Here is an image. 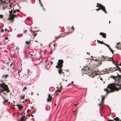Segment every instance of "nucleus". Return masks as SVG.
<instances>
[{
  "mask_svg": "<svg viewBox=\"0 0 121 121\" xmlns=\"http://www.w3.org/2000/svg\"><path fill=\"white\" fill-rule=\"evenodd\" d=\"M97 42L98 43H100L101 44V41H100L99 40H97Z\"/></svg>",
  "mask_w": 121,
  "mask_h": 121,
  "instance_id": "c85d7f7f",
  "label": "nucleus"
},
{
  "mask_svg": "<svg viewBox=\"0 0 121 121\" xmlns=\"http://www.w3.org/2000/svg\"><path fill=\"white\" fill-rule=\"evenodd\" d=\"M96 63L98 65H100V64H102V62L100 60H98L96 61Z\"/></svg>",
  "mask_w": 121,
  "mask_h": 121,
  "instance_id": "ddd939ff",
  "label": "nucleus"
},
{
  "mask_svg": "<svg viewBox=\"0 0 121 121\" xmlns=\"http://www.w3.org/2000/svg\"><path fill=\"white\" fill-rule=\"evenodd\" d=\"M119 121H121V120H120Z\"/></svg>",
  "mask_w": 121,
  "mask_h": 121,
  "instance_id": "774afa93",
  "label": "nucleus"
},
{
  "mask_svg": "<svg viewBox=\"0 0 121 121\" xmlns=\"http://www.w3.org/2000/svg\"><path fill=\"white\" fill-rule=\"evenodd\" d=\"M117 70H118V69H117V68L116 67H113V72L114 71Z\"/></svg>",
  "mask_w": 121,
  "mask_h": 121,
  "instance_id": "6ab92c4d",
  "label": "nucleus"
},
{
  "mask_svg": "<svg viewBox=\"0 0 121 121\" xmlns=\"http://www.w3.org/2000/svg\"><path fill=\"white\" fill-rule=\"evenodd\" d=\"M24 89H26V87H24Z\"/></svg>",
  "mask_w": 121,
  "mask_h": 121,
  "instance_id": "8fccbe9b",
  "label": "nucleus"
},
{
  "mask_svg": "<svg viewBox=\"0 0 121 121\" xmlns=\"http://www.w3.org/2000/svg\"><path fill=\"white\" fill-rule=\"evenodd\" d=\"M120 66H121V64H120Z\"/></svg>",
  "mask_w": 121,
  "mask_h": 121,
  "instance_id": "0e129e2a",
  "label": "nucleus"
},
{
  "mask_svg": "<svg viewBox=\"0 0 121 121\" xmlns=\"http://www.w3.org/2000/svg\"><path fill=\"white\" fill-rule=\"evenodd\" d=\"M25 94L22 95L21 96L20 99H24L25 98Z\"/></svg>",
  "mask_w": 121,
  "mask_h": 121,
  "instance_id": "a211bd4d",
  "label": "nucleus"
},
{
  "mask_svg": "<svg viewBox=\"0 0 121 121\" xmlns=\"http://www.w3.org/2000/svg\"><path fill=\"white\" fill-rule=\"evenodd\" d=\"M49 48H50L51 46H50V45H49Z\"/></svg>",
  "mask_w": 121,
  "mask_h": 121,
  "instance_id": "3c124183",
  "label": "nucleus"
},
{
  "mask_svg": "<svg viewBox=\"0 0 121 121\" xmlns=\"http://www.w3.org/2000/svg\"><path fill=\"white\" fill-rule=\"evenodd\" d=\"M27 30L26 29H24V33H26L27 32Z\"/></svg>",
  "mask_w": 121,
  "mask_h": 121,
  "instance_id": "cd10ccee",
  "label": "nucleus"
},
{
  "mask_svg": "<svg viewBox=\"0 0 121 121\" xmlns=\"http://www.w3.org/2000/svg\"><path fill=\"white\" fill-rule=\"evenodd\" d=\"M3 17V16L2 15H0V18L2 19Z\"/></svg>",
  "mask_w": 121,
  "mask_h": 121,
  "instance_id": "c756f323",
  "label": "nucleus"
},
{
  "mask_svg": "<svg viewBox=\"0 0 121 121\" xmlns=\"http://www.w3.org/2000/svg\"><path fill=\"white\" fill-rule=\"evenodd\" d=\"M109 49L110 50V51L112 52L113 54L114 51L110 47Z\"/></svg>",
  "mask_w": 121,
  "mask_h": 121,
  "instance_id": "b1692460",
  "label": "nucleus"
},
{
  "mask_svg": "<svg viewBox=\"0 0 121 121\" xmlns=\"http://www.w3.org/2000/svg\"><path fill=\"white\" fill-rule=\"evenodd\" d=\"M52 63H52V62L51 61L50 62V64H51V65H52Z\"/></svg>",
  "mask_w": 121,
  "mask_h": 121,
  "instance_id": "a18cd8bd",
  "label": "nucleus"
},
{
  "mask_svg": "<svg viewBox=\"0 0 121 121\" xmlns=\"http://www.w3.org/2000/svg\"><path fill=\"white\" fill-rule=\"evenodd\" d=\"M63 61L62 60H59L58 62L57 63V65L56 66V67L57 68H59L58 70L59 73L61 74L62 71V68L63 66Z\"/></svg>",
  "mask_w": 121,
  "mask_h": 121,
  "instance_id": "20e7f679",
  "label": "nucleus"
},
{
  "mask_svg": "<svg viewBox=\"0 0 121 121\" xmlns=\"http://www.w3.org/2000/svg\"><path fill=\"white\" fill-rule=\"evenodd\" d=\"M108 121H114L113 120H108Z\"/></svg>",
  "mask_w": 121,
  "mask_h": 121,
  "instance_id": "58836bf2",
  "label": "nucleus"
},
{
  "mask_svg": "<svg viewBox=\"0 0 121 121\" xmlns=\"http://www.w3.org/2000/svg\"><path fill=\"white\" fill-rule=\"evenodd\" d=\"M110 22H111L110 21H109V23H110Z\"/></svg>",
  "mask_w": 121,
  "mask_h": 121,
  "instance_id": "bf43d9fd",
  "label": "nucleus"
},
{
  "mask_svg": "<svg viewBox=\"0 0 121 121\" xmlns=\"http://www.w3.org/2000/svg\"><path fill=\"white\" fill-rule=\"evenodd\" d=\"M11 4H10L9 5V6L11 7Z\"/></svg>",
  "mask_w": 121,
  "mask_h": 121,
  "instance_id": "e2e57ef3",
  "label": "nucleus"
},
{
  "mask_svg": "<svg viewBox=\"0 0 121 121\" xmlns=\"http://www.w3.org/2000/svg\"><path fill=\"white\" fill-rule=\"evenodd\" d=\"M83 68L84 70L85 71L84 72V73H87V72H89V71H90L91 70L89 69V68L87 66L86 67H84Z\"/></svg>",
  "mask_w": 121,
  "mask_h": 121,
  "instance_id": "423d86ee",
  "label": "nucleus"
},
{
  "mask_svg": "<svg viewBox=\"0 0 121 121\" xmlns=\"http://www.w3.org/2000/svg\"><path fill=\"white\" fill-rule=\"evenodd\" d=\"M30 116H32V117H33V116H33L32 115V114H31Z\"/></svg>",
  "mask_w": 121,
  "mask_h": 121,
  "instance_id": "6e6d98bb",
  "label": "nucleus"
},
{
  "mask_svg": "<svg viewBox=\"0 0 121 121\" xmlns=\"http://www.w3.org/2000/svg\"><path fill=\"white\" fill-rule=\"evenodd\" d=\"M28 99H25V102H26L27 101Z\"/></svg>",
  "mask_w": 121,
  "mask_h": 121,
  "instance_id": "79ce46f5",
  "label": "nucleus"
},
{
  "mask_svg": "<svg viewBox=\"0 0 121 121\" xmlns=\"http://www.w3.org/2000/svg\"><path fill=\"white\" fill-rule=\"evenodd\" d=\"M8 39V38H5V39Z\"/></svg>",
  "mask_w": 121,
  "mask_h": 121,
  "instance_id": "052dcab7",
  "label": "nucleus"
},
{
  "mask_svg": "<svg viewBox=\"0 0 121 121\" xmlns=\"http://www.w3.org/2000/svg\"><path fill=\"white\" fill-rule=\"evenodd\" d=\"M105 44V45L108 48H109L110 47L109 45H108L105 43V44Z\"/></svg>",
  "mask_w": 121,
  "mask_h": 121,
  "instance_id": "7c9ffc66",
  "label": "nucleus"
},
{
  "mask_svg": "<svg viewBox=\"0 0 121 121\" xmlns=\"http://www.w3.org/2000/svg\"><path fill=\"white\" fill-rule=\"evenodd\" d=\"M0 86L1 87L0 93H3V91H6L7 93L9 92V90L8 86L6 85L4 83H3L0 84Z\"/></svg>",
  "mask_w": 121,
  "mask_h": 121,
  "instance_id": "7ed1b4c3",
  "label": "nucleus"
},
{
  "mask_svg": "<svg viewBox=\"0 0 121 121\" xmlns=\"http://www.w3.org/2000/svg\"><path fill=\"white\" fill-rule=\"evenodd\" d=\"M100 80H102V78H100Z\"/></svg>",
  "mask_w": 121,
  "mask_h": 121,
  "instance_id": "69168bd1",
  "label": "nucleus"
},
{
  "mask_svg": "<svg viewBox=\"0 0 121 121\" xmlns=\"http://www.w3.org/2000/svg\"><path fill=\"white\" fill-rule=\"evenodd\" d=\"M35 42H37L38 43V42L36 40H35Z\"/></svg>",
  "mask_w": 121,
  "mask_h": 121,
  "instance_id": "603ef678",
  "label": "nucleus"
},
{
  "mask_svg": "<svg viewBox=\"0 0 121 121\" xmlns=\"http://www.w3.org/2000/svg\"><path fill=\"white\" fill-rule=\"evenodd\" d=\"M95 71H96V72H98V71H99V70H98V69H96V70H95Z\"/></svg>",
  "mask_w": 121,
  "mask_h": 121,
  "instance_id": "4c0bfd02",
  "label": "nucleus"
},
{
  "mask_svg": "<svg viewBox=\"0 0 121 121\" xmlns=\"http://www.w3.org/2000/svg\"><path fill=\"white\" fill-rule=\"evenodd\" d=\"M53 51H51L50 52V54H52V53L53 52Z\"/></svg>",
  "mask_w": 121,
  "mask_h": 121,
  "instance_id": "f704fd0d",
  "label": "nucleus"
},
{
  "mask_svg": "<svg viewBox=\"0 0 121 121\" xmlns=\"http://www.w3.org/2000/svg\"><path fill=\"white\" fill-rule=\"evenodd\" d=\"M62 80L63 81H65V80L64 79H62Z\"/></svg>",
  "mask_w": 121,
  "mask_h": 121,
  "instance_id": "c03bdc74",
  "label": "nucleus"
},
{
  "mask_svg": "<svg viewBox=\"0 0 121 121\" xmlns=\"http://www.w3.org/2000/svg\"><path fill=\"white\" fill-rule=\"evenodd\" d=\"M116 66L117 67V68L118 70H119V71L121 72V68L119 67L117 65V66H116Z\"/></svg>",
  "mask_w": 121,
  "mask_h": 121,
  "instance_id": "4be33fe9",
  "label": "nucleus"
},
{
  "mask_svg": "<svg viewBox=\"0 0 121 121\" xmlns=\"http://www.w3.org/2000/svg\"><path fill=\"white\" fill-rule=\"evenodd\" d=\"M1 3L4 4H5L6 3V2L5 1H1Z\"/></svg>",
  "mask_w": 121,
  "mask_h": 121,
  "instance_id": "2f4dec72",
  "label": "nucleus"
},
{
  "mask_svg": "<svg viewBox=\"0 0 121 121\" xmlns=\"http://www.w3.org/2000/svg\"><path fill=\"white\" fill-rule=\"evenodd\" d=\"M99 7L100 8V9H101L105 13H107V12L106 11L105 7L103 5L101 4V5L99 6Z\"/></svg>",
  "mask_w": 121,
  "mask_h": 121,
  "instance_id": "0eeeda50",
  "label": "nucleus"
},
{
  "mask_svg": "<svg viewBox=\"0 0 121 121\" xmlns=\"http://www.w3.org/2000/svg\"><path fill=\"white\" fill-rule=\"evenodd\" d=\"M107 88L110 89L108 90L107 89H105L104 91H106L107 93L113 92L114 90L118 91L120 89H121V84H116L112 83L109 84L107 86Z\"/></svg>",
  "mask_w": 121,
  "mask_h": 121,
  "instance_id": "f257e3e1",
  "label": "nucleus"
},
{
  "mask_svg": "<svg viewBox=\"0 0 121 121\" xmlns=\"http://www.w3.org/2000/svg\"><path fill=\"white\" fill-rule=\"evenodd\" d=\"M4 99V101L3 102V103L4 104H5L7 102H8V100L5 99Z\"/></svg>",
  "mask_w": 121,
  "mask_h": 121,
  "instance_id": "5701e85b",
  "label": "nucleus"
},
{
  "mask_svg": "<svg viewBox=\"0 0 121 121\" xmlns=\"http://www.w3.org/2000/svg\"><path fill=\"white\" fill-rule=\"evenodd\" d=\"M8 76L9 75L8 74H6L5 75H3L2 77L3 78H7L8 77Z\"/></svg>",
  "mask_w": 121,
  "mask_h": 121,
  "instance_id": "dca6fc26",
  "label": "nucleus"
},
{
  "mask_svg": "<svg viewBox=\"0 0 121 121\" xmlns=\"http://www.w3.org/2000/svg\"><path fill=\"white\" fill-rule=\"evenodd\" d=\"M16 105L20 110H22L23 108V107L22 106V105L17 104Z\"/></svg>",
  "mask_w": 121,
  "mask_h": 121,
  "instance_id": "9b49d317",
  "label": "nucleus"
},
{
  "mask_svg": "<svg viewBox=\"0 0 121 121\" xmlns=\"http://www.w3.org/2000/svg\"><path fill=\"white\" fill-rule=\"evenodd\" d=\"M99 35H102V37L104 38H105L106 37V34L104 33L100 32L99 33Z\"/></svg>",
  "mask_w": 121,
  "mask_h": 121,
  "instance_id": "1a4fd4ad",
  "label": "nucleus"
},
{
  "mask_svg": "<svg viewBox=\"0 0 121 121\" xmlns=\"http://www.w3.org/2000/svg\"><path fill=\"white\" fill-rule=\"evenodd\" d=\"M77 105L76 104H74V105L75 106H77Z\"/></svg>",
  "mask_w": 121,
  "mask_h": 121,
  "instance_id": "4d7b16f0",
  "label": "nucleus"
},
{
  "mask_svg": "<svg viewBox=\"0 0 121 121\" xmlns=\"http://www.w3.org/2000/svg\"><path fill=\"white\" fill-rule=\"evenodd\" d=\"M23 91H25V90H24V89H23Z\"/></svg>",
  "mask_w": 121,
  "mask_h": 121,
  "instance_id": "680f3d73",
  "label": "nucleus"
},
{
  "mask_svg": "<svg viewBox=\"0 0 121 121\" xmlns=\"http://www.w3.org/2000/svg\"><path fill=\"white\" fill-rule=\"evenodd\" d=\"M61 82L60 83V89H59L58 88V87H57V90L56 91H55L56 93V94H57V92H60L61 91V89L62 88V86L61 85Z\"/></svg>",
  "mask_w": 121,
  "mask_h": 121,
  "instance_id": "f8f14e48",
  "label": "nucleus"
},
{
  "mask_svg": "<svg viewBox=\"0 0 121 121\" xmlns=\"http://www.w3.org/2000/svg\"><path fill=\"white\" fill-rule=\"evenodd\" d=\"M7 94L6 93H5L4 92H3V95H2V96L0 94L1 96L2 97L3 99H5V98L4 97H3L4 96H5Z\"/></svg>",
  "mask_w": 121,
  "mask_h": 121,
  "instance_id": "2eb2a0df",
  "label": "nucleus"
},
{
  "mask_svg": "<svg viewBox=\"0 0 121 121\" xmlns=\"http://www.w3.org/2000/svg\"><path fill=\"white\" fill-rule=\"evenodd\" d=\"M30 41H29V42H28L27 41H26V44L27 45L28 44H30Z\"/></svg>",
  "mask_w": 121,
  "mask_h": 121,
  "instance_id": "a878e982",
  "label": "nucleus"
},
{
  "mask_svg": "<svg viewBox=\"0 0 121 121\" xmlns=\"http://www.w3.org/2000/svg\"><path fill=\"white\" fill-rule=\"evenodd\" d=\"M29 31L31 32V29H30V30H29Z\"/></svg>",
  "mask_w": 121,
  "mask_h": 121,
  "instance_id": "de8ad7c7",
  "label": "nucleus"
},
{
  "mask_svg": "<svg viewBox=\"0 0 121 121\" xmlns=\"http://www.w3.org/2000/svg\"><path fill=\"white\" fill-rule=\"evenodd\" d=\"M111 61H112V62L113 63V64H114L115 63V61L113 60V59Z\"/></svg>",
  "mask_w": 121,
  "mask_h": 121,
  "instance_id": "72a5a7b5",
  "label": "nucleus"
},
{
  "mask_svg": "<svg viewBox=\"0 0 121 121\" xmlns=\"http://www.w3.org/2000/svg\"><path fill=\"white\" fill-rule=\"evenodd\" d=\"M101 101L103 102L104 100L105 99V97L104 96H101Z\"/></svg>",
  "mask_w": 121,
  "mask_h": 121,
  "instance_id": "aec40b11",
  "label": "nucleus"
},
{
  "mask_svg": "<svg viewBox=\"0 0 121 121\" xmlns=\"http://www.w3.org/2000/svg\"><path fill=\"white\" fill-rule=\"evenodd\" d=\"M30 114H29V115H28V116L29 117H30Z\"/></svg>",
  "mask_w": 121,
  "mask_h": 121,
  "instance_id": "864d4df0",
  "label": "nucleus"
},
{
  "mask_svg": "<svg viewBox=\"0 0 121 121\" xmlns=\"http://www.w3.org/2000/svg\"><path fill=\"white\" fill-rule=\"evenodd\" d=\"M113 120L116 121H119V118L118 117H116L113 118Z\"/></svg>",
  "mask_w": 121,
  "mask_h": 121,
  "instance_id": "f3484780",
  "label": "nucleus"
},
{
  "mask_svg": "<svg viewBox=\"0 0 121 121\" xmlns=\"http://www.w3.org/2000/svg\"><path fill=\"white\" fill-rule=\"evenodd\" d=\"M101 44H105V43L103 42V41H101Z\"/></svg>",
  "mask_w": 121,
  "mask_h": 121,
  "instance_id": "c9c22d12",
  "label": "nucleus"
},
{
  "mask_svg": "<svg viewBox=\"0 0 121 121\" xmlns=\"http://www.w3.org/2000/svg\"><path fill=\"white\" fill-rule=\"evenodd\" d=\"M4 31V30H3V29L2 30V32H3Z\"/></svg>",
  "mask_w": 121,
  "mask_h": 121,
  "instance_id": "09e8293b",
  "label": "nucleus"
},
{
  "mask_svg": "<svg viewBox=\"0 0 121 121\" xmlns=\"http://www.w3.org/2000/svg\"><path fill=\"white\" fill-rule=\"evenodd\" d=\"M71 29H72L73 30L74 29V28H73V26H72L71 28Z\"/></svg>",
  "mask_w": 121,
  "mask_h": 121,
  "instance_id": "e433bc0d",
  "label": "nucleus"
},
{
  "mask_svg": "<svg viewBox=\"0 0 121 121\" xmlns=\"http://www.w3.org/2000/svg\"><path fill=\"white\" fill-rule=\"evenodd\" d=\"M120 43V42H118L117 43V45H118Z\"/></svg>",
  "mask_w": 121,
  "mask_h": 121,
  "instance_id": "ea45409f",
  "label": "nucleus"
},
{
  "mask_svg": "<svg viewBox=\"0 0 121 121\" xmlns=\"http://www.w3.org/2000/svg\"><path fill=\"white\" fill-rule=\"evenodd\" d=\"M6 7H3V8L4 9H5L6 8Z\"/></svg>",
  "mask_w": 121,
  "mask_h": 121,
  "instance_id": "5fc2aeb1",
  "label": "nucleus"
},
{
  "mask_svg": "<svg viewBox=\"0 0 121 121\" xmlns=\"http://www.w3.org/2000/svg\"><path fill=\"white\" fill-rule=\"evenodd\" d=\"M62 73H63V74H64V73L63 72H62Z\"/></svg>",
  "mask_w": 121,
  "mask_h": 121,
  "instance_id": "338daca9",
  "label": "nucleus"
},
{
  "mask_svg": "<svg viewBox=\"0 0 121 121\" xmlns=\"http://www.w3.org/2000/svg\"><path fill=\"white\" fill-rule=\"evenodd\" d=\"M97 5L96 6V7H99V6L100 5H101V4H99V3H97Z\"/></svg>",
  "mask_w": 121,
  "mask_h": 121,
  "instance_id": "393cba45",
  "label": "nucleus"
},
{
  "mask_svg": "<svg viewBox=\"0 0 121 121\" xmlns=\"http://www.w3.org/2000/svg\"><path fill=\"white\" fill-rule=\"evenodd\" d=\"M30 110L28 109H27V112H30Z\"/></svg>",
  "mask_w": 121,
  "mask_h": 121,
  "instance_id": "a19ab883",
  "label": "nucleus"
},
{
  "mask_svg": "<svg viewBox=\"0 0 121 121\" xmlns=\"http://www.w3.org/2000/svg\"><path fill=\"white\" fill-rule=\"evenodd\" d=\"M12 63L11 64H10V65H11V66L12 65Z\"/></svg>",
  "mask_w": 121,
  "mask_h": 121,
  "instance_id": "13d9d810",
  "label": "nucleus"
},
{
  "mask_svg": "<svg viewBox=\"0 0 121 121\" xmlns=\"http://www.w3.org/2000/svg\"><path fill=\"white\" fill-rule=\"evenodd\" d=\"M37 35V33H36V34H35V35H31V36H32V35L33 36V39H34L35 37V36H36Z\"/></svg>",
  "mask_w": 121,
  "mask_h": 121,
  "instance_id": "bb28decb",
  "label": "nucleus"
},
{
  "mask_svg": "<svg viewBox=\"0 0 121 121\" xmlns=\"http://www.w3.org/2000/svg\"><path fill=\"white\" fill-rule=\"evenodd\" d=\"M104 59L106 61H111L112 60H113V57H110L105 56L104 57Z\"/></svg>",
  "mask_w": 121,
  "mask_h": 121,
  "instance_id": "6e6552de",
  "label": "nucleus"
},
{
  "mask_svg": "<svg viewBox=\"0 0 121 121\" xmlns=\"http://www.w3.org/2000/svg\"><path fill=\"white\" fill-rule=\"evenodd\" d=\"M116 66L117 67V68L118 70H119V71L121 72V68L119 67L117 65V66H116Z\"/></svg>",
  "mask_w": 121,
  "mask_h": 121,
  "instance_id": "412c9836",
  "label": "nucleus"
},
{
  "mask_svg": "<svg viewBox=\"0 0 121 121\" xmlns=\"http://www.w3.org/2000/svg\"><path fill=\"white\" fill-rule=\"evenodd\" d=\"M96 10L97 11H98L99 10H100V7H99L98 9H96Z\"/></svg>",
  "mask_w": 121,
  "mask_h": 121,
  "instance_id": "473e14b6",
  "label": "nucleus"
},
{
  "mask_svg": "<svg viewBox=\"0 0 121 121\" xmlns=\"http://www.w3.org/2000/svg\"><path fill=\"white\" fill-rule=\"evenodd\" d=\"M20 11V10L18 9L14 10V8L12 10L9 11V13H10V17L8 19L10 20L12 22H13L15 17H17V16L15 14L13 15V14L12 12L14 13H15L16 12H18Z\"/></svg>",
  "mask_w": 121,
  "mask_h": 121,
  "instance_id": "f03ea898",
  "label": "nucleus"
},
{
  "mask_svg": "<svg viewBox=\"0 0 121 121\" xmlns=\"http://www.w3.org/2000/svg\"><path fill=\"white\" fill-rule=\"evenodd\" d=\"M100 102V103L98 105L99 106H100L99 107L101 109H102L103 108V105L104 103V102L101 101V102Z\"/></svg>",
  "mask_w": 121,
  "mask_h": 121,
  "instance_id": "9d476101",
  "label": "nucleus"
},
{
  "mask_svg": "<svg viewBox=\"0 0 121 121\" xmlns=\"http://www.w3.org/2000/svg\"><path fill=\"white\" fill-rule=\"evenodd\" d=\"M108 71L109 72H108V73H110V72H113V68H110L109 69H108Z\"/></svg>",
  "mask_w": 121,
  "mask_h": 121,
  "instance_id": "4468645a",
  "label": "nucleus"
},
{
  "mask_svg": "<svg viewBox=\"0 0 121 121\" xmlns=\"http://www.w3.org/2000/svg\"><path fill=\"white\" fill-rule=\"evenodd\" d=\"M52 97L50 94H48V97L47 99V101L48 102H51Z\"/></svg>",
  "mask_w": 121,
  "mask_h": 121,
  "instance_id": "39448f33",
  "label": "nucleus"
},
{
  "mask_svg": "<svg viewBox=\"0 0 121 121\" xmlns=\"http://www.w3.org/2000/svg\"><path fill=\"white\" fill-rule=\"evenodd\" d=\"M5 31H9V30H8L7 29H5Z\"/></svg>",
  "mask_w": 121,
  "mask_h": 121,
  "instance_id": "37998d69",
  "label": "nucleus"
},
{
  "mask_svg": "<svg viewBox=\"0 0 121 121\" xmlns=\"http://www.w3.org/2000/svg\"><path fill=\"white\" fill-rule=\"evenodd\" d=\"M25 112H23V113H22V114H25Z\"/></svg>",
  "mask_w": 121,
  "mask_h": 121,
  "instance_id": "49530a36",
  "label": "nucleus"
}]
</instances>
